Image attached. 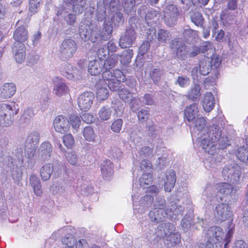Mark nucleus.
<instances>
[{
    "label": "nucleus",
    "mask_w": 248,
    "mask_h": 248,
    "mask_svg": "<svg viewBox=\"0 0 248 248\" xmlns=\"http://www.w3.org/2000/svg\"><path fill=\"white\" fill-rule=\"evenodd\" d=\"M208 133V138L205 136L201 139V146L205 153L209 155H215L217 152V142L219 147L224 148L228 145V140L226 137L221 136V131L219 126L213 124Z\"/></svg>",
    "instance_id": "1"
},
{
    "label": "nucleus",
    "mask_w": 248,
    "mask_h": 248,
    "mask_svg": "<svg viewBox=\"0 0 248 248\" xmlns=\"http://www.w3.org/2000/svg\"><path fill=\"white\" fill-rule=\"evenodd\" d=\"M230 203L223 202L218 204L214 211L215 217L217 220L221 221H224L227 219L231 220L228 227L229 230L224 238L225 247L230 242L234 233V225L232 222V219H231L232 213L231 207L229 206Z\"/></svg>",
    "instance_id": "2"
},
{
    "label": "nucleus",
    "mask_w": 248,
    "mask_h": 248,
    "mask_svg": "<svg viewBox=\"0 0 248 248\" xmlns=\"http://www.w3.org/2000/svg\"><path fill=\"white\" fill-rule=\"evenodd\" d=\"M152 175L150 172L142 174L139 180L140 187L146 188L145 195L140 200V203L142 205H151L153 202L154 197L159 193V189L155 185L149 186L152 183Z\"/></svg>",
    "instance_id": "3"
},
{
    "label": "nucleus",
    "mask_w": 248,
    "mask_h": 248,
    "mask_svg": "<svg viewBox=\"0 0 248 248\" xmlns=\"http://www.w3.org/2000/svg\"><path fill=\"white\" fill-rule=\"evenodd\" d=\"M224 233L222 228L219 227L210 228L206 233L207 239L205 243L200 244L199 248H222L221 241L223 240ZM224 248H226L227 245Z\"/></svg>",
    "instance_id": "4"
},
{
    "label": "nucleus",
    "mask_w": 248,
    "mask_h": 248,
    "mask_svg": "<svg viewBox=\"0 0 248 248\" xmlns=\"http://www.w3.org/2000/svg\"><path fill=\"white\" fill-rule=\"evenodd\" d=\"M216 190L217 196L219 197L220 201L225 202H232L236 199L235 194L237 188L228 183L222 182L216 184Z\"/></svg>",
    "instance_id": "5"
},
{
    "label": "nucleus",
    "mask_w": 248,
    "mask_h": 248,
    "mask_svg": "<svg viewBox=\"0 0 248 248\" xmlns=\"http://www.w3.org/2000/svg\"><path fill=\"white\" fill-rule=\"evenodd\" d=\"M238 2L239 0H228L227 9L222 10L220 14V19L224 25L232 24L238 15Z\"/></svg>",
    "instance_id": "6"
},
{
    "label": "nucleus",
    "mask_w": 248,
    "mask_h": 248,
    "mask_svg": "<svg viewBox=\"0 0 248 248\" xmlns=\"http://www.w3.org/2000/svg\"><path fill=\"white\" fill-rule=\"evenodd\" d=\"M241 169L239 166L233 163L225 166L222 170V176L225 180L234 184H238L241 180Z\"/></svg>",
    "instance_id": "7"
},
{
    "label": "nucleus",
    "mask_w": 248,
    "mask_h": 248,
    "mask_svg": "<svg viewBox=\"0 0 248 248\" xmlns=\"http://www.w3.org/2000/svg\"><path fill=\"white\" fill-rule=\"evenodd\" d=\"M17 113L13 107L7 104H0V127H8L12 125L14 119V115Z\"/></svg>",
    "instance_id": "8"
},
{
    "label": "nucleus",
    "mask_w": 248,
    "mask_h": 248,
    "mask_svg": "<svg viewBox=\"0 0 248 248\" xmlns=\"http://www.w3.org/2000/svg\"><path fill=\"white\" fill-rule=\"evenodd\" d=\"M76 42L71 39L64 40L60 47L59 57L63 60H68L72 58L77 50Z\"/></svg>",
    "instance_id": "9"
},
{
    "label": "nucleus",
    "mask_w": 248,
    "mask_h": 248,
    "mask_svg": "<svg viewBox=\"0 0 248 248\" xmlns=\"http://www.w3.org/2000/svg\"><path fill=\"white\" fill-rule=\"evenodd\" d=\"M39 133L37 131H32L28 135L25 141V154L29 158L34 155L35 149L39 141Z\"/></svg>",
    "instance_id": "10"
},
{
    "label": "nucleus",
    "mask_w": 248,
    "mask_h": 248,
    "mask_svg": "<svg viewBox=\"0 0 248 248\" xmlns=\"http://www.w3.org/2000/svg\"><path fill=\"white\" fill-rule=\"evenodd\" d=\"M93 27V25L89 20L84 19L81 22L79 28V33L80 37L84 41L91 40L94 42L95 41L96 37L94 36L93 38L94 32L92 31Z\"/></svg>",
    "instance_id": "11"
},
{
    "label": "nucleus",
    "mask_w": 248,
    "mask_h": 248,
    "mask_svg": "<svg viewBox=\"0 0 248 248\" xmlns=\"http://www.w3.org/2000/svg\"><path fill=\"white\" fill-rule=\"evenodd\" d=\"M194 123V132H197L198 140L201 144V139L206 136L208 138V133H209L210 129L212 126L209 127H206V120L203 117H198L196 121L193 122Z\"/></svg>",
    "instance_id": "12"
},
{
    "label": "nucleus",
    "mask_w": 248,
    "mask_h": 248,
    "mask_svg": "<svg viewBox=\"0 0 248 248\" xmlns=\"http://www.w3.org/2000/svg\"><path fill=\"white\" fill-rule=\"evenodd\" d=\"M94 95L91 92H85L78 99V104L80 109L84 111L89 110L93 104Z\"/></svg>",
    "instance_id": "13"
},
{
    "label": "nucleus",
    "mask_w": 248,
    "mask_h": 248,
    "mask_svg": "<svg viewBox=\"0 0 248 248\" xmlns=\"http://www.w3.org/2000/svg\"><path fill=\"white\" fill-rule=\"evenodd\" d=\"M178 16V9L174 5H168L164 11V20L168 26L171 27L176 23Z\"/></svg>",
    "instance_id": "14"
},
{
    "label": "nucleus",
    "mask_w": 248,
    "mask_h": 248,
    "mask_svg": "<svg viewBox=\"0 0 248 248\" xmlns=\"http://www.w3.org/2000/svg\"><path fill=\"white\" fill-rule=\"evenodd\" d=\"M53 126L55 131L60 133L67 132L70 128L68 119L62 115H59L55 118L53 122Z\"/></svg>",
    "instance_id": "15"
},
{
    "label": "nucleus",
    "mask_w": 248,
    "mask_h": 248,
    "mask_svg": "<svg viewBox=\"0 0 248 248\" xmlns=\"http://www.w3.org/2000/svg\"><path fill=\"white\" fill-rule=\"evenodd\" d=\"M54 84L53 93L58 96L66 94L68 91V87L64 80L61 78L56 77L53 79Z\"/></svg>",
    "instance_id": "16"
},
{
    "label": "nucleus",
    "mask_w": 248,
    "mask_h": 248,
    "mask_svg": "<svg viewBox=\"0 0 248 248\" xmlns=\"http://www.w3.org/2000/svg\"><path fill=\"white\" fill-rule=\"evenodd\" d=\"M135 39V31L132 29H127L124 34L120 38L119 46L122 48L129 47Z\"/></svg>",
    "instance_id": "17"
},
{
    "label": "nucleus",
    "mask_w": 248,
    "mask_h": 248,
    "mask_svg": "<svg viewBox=\"0 0 248 248\" xmlns=\"http://www.w3.org/2000/svg\"><path fill=\"white\" fill-rule=\"evenodd\" d=\"M171 49L175 53L179 59H184L187 53L186 46L184 43L180 40L175 39L171 41Z\"/></svg>",
    "instance_id": "18"
},
{
    "label": "nucleus",
    "mask_w": 248,
    "mask_h": 248,
    "mask_svg": "<svg viewBox=\"0 0 248 248\" xmlns=\"http://www.w3.org/2000/svg\"><path fill=\"white\" fill-rule=\"evenodd\" d=\"M167 212L164 208L161 207H154L149 214V217L152 222L158 223L165 219Z\"/></svg>",
    "instance_id": "19"
},
{
    "label": "nucleus",
    "mask_w": 248,
    "mask_h": 248,
    "mask_svg": "<svg viewBox=\"0 0 248 248\" xmlns=\"http://www.w3.org/2000/svg\"><path fill=\"white\" fill-rule=\"evenodd\" d=\"M13 52L14 54V58L18 63L22 62L26 56L25 47L23 43L15 42L13 47Z\"/></svg>",
    "instance_id": "20"
},
{
    "label": "nucleus",
    "mask_w": 248,
    "mask_h": 248,
    "mask_svg": "<svg viewBox=\"0 0 248 248\" xmlns=\"http://www.w3.org/2000/svg\"><path fill=\"white\" fill-rule=\"evenodd\" d=\"M157 235L161 238H167L168 235H170L175 231V226L170 223H161L157 227Z\"/></svg>",
    "instance_id": "21"
},
{
    "label": "nucleus",
    "mask_w": 248,
    "mask_h": 248,
    "mask_svg": "<svg viewBox=\"0 0 248 248\" xmlns=\"http://www.w3.org/2000/svg\"><path fill=\"white\" fill-rule=\"evenodd\" d=\"M103 68V60L95 59L89 61L88 65V71L91 75L96 76L101 72Z\"/></svg>",
    "instance_id": "22"
},
{
    "label": "nucleus",
    "mask_w": 248,
    "mask_h": 248,
    "mask_svg": "<svg viewBox=\"0 0 248 248\" xmlns=\"http://www.w3.org/2000/svg\"><path fill=\"white\" fill-rule=\"evenodd\" d=\"M107 87V83L104 84V80H99V81L96 83L95 85L96 98L98 100L103 101L108 97L109 92Z\"/></svg>",
    "instance_id": "23"
},
{
    "label": "nucleus",
    "mask_w": 248,
    "mask_h": 248,
    "mask_svg": "<svg viewBox=\"0 0 248 248\" xmlns=\"http://www.w3.org/2000/svg\"><path fill=\"white\" fill-rule=\"evenodd\" d=\"M199 112L198 104L193 103L186 107L185 110V117L189 122H193L198 118Z\"/></svg>",
    "instance_id": "24"
},
{
    "label": "nucleus",
    "mask_w": 248,
    "mask_h": 248,
    "mask_svg": "<svg viewBox=\"0 0 248 248\" xmlns=\"http://www.w3.org/2000/svg\"><path fill=\"white\" fill-rule=\"evenodd\" d=\"M176 182V174L173 170L167 171L164 178V189L166 192H170L174 187Z\"/></svg>",
    "instance_id": "25"
},
{
    "label": "nucleus",
    "mask_w": 248,
    "mask_h": 248,
    "mask_svg": "<svg viewBox=\"0 0 248 248\" xmlns=\"http://www.w3.org/2000/svg\"><path fill=\"white\" fill-rule=\"evenodd\" d=\"M215 98L211 92H206L202 100V107L206 112L211 111L215 106Z\"/></svg>",
    "instance_id": "26"
},
{
    "label": "nucleus",
    "mask_w": 248,
    "mask_h": 248,
    "mask_svg": "<svg viewBox=\"0 0 248 248\" xmlns=\"http://www.w3.org/2000/svg\"><path fill=\"white\" fill-rule=\"evenodd\" d=\"M16 91L14 83H5L0 88V94L3 98H10L15 94Z\"/></svg>",
    "instance_id": "27"
},
{
    "label": "nucleus",
    "mask_w": 248,
    "mask_h": 248,
    "mask_svg": "<svg viewBox=\"0 0 248 248\" xmlns=\"http://www.w3.org/2000/svg\"><path fill=\"white\" fill-rule=\"evenodd\" d=\"M52 151L51 144L48 142H44L41 144L39 149V156L42 159H47L50 156Z\"/></svg>",
    "instance_id": "28"
},
{
    "label": "nucleus",
    "mask_w": 248,
    "mask_h": 248,
    "mask_svg": "<svg viewBox=\"0 0 248 248\" xmlns=\"http://www.w3.org/2000/svg\"><path fill=\"white\" fill-rule=\"evenodd\" d=\"M28 37V31L23 26L18 27L14 33V38L16 41L15 42L23 43L27 40Z\"/></svg>",
    "instance_id": "29"
},
{
    "label": "nucleus",
    "mask_w": 248,
    "mask_h": 248,
    "mask_svg": "<svg viewBox=\"0 0 248 248\" xmlns=\"http://www.w3.org/2000/svg\"><path fill=\"white\" fill-rule=\"evenodd\" d=\"M101 170L102 176L108 178L113 174V164L109 160H105L101 164Z\"/></svg>",
    "instance_id": "30"
},
{
    "label": "nucleus",
    "mask_w": 248,
    "mask_h": 248,
    "mask_svg": "<svg viewBox=\"0 0 248 248\" xmlns=\"http://www.w3.org/2000/svg\"><path fill=\"white\" fill-rule=\"evenodd\" d=\"M180 240V234L175 231L170 235H168L167 238H165L164 242L168 247H172L178 244Z\"/></svg>",
    "instance_id": "31"
},
{
    "label": "nucleus",
    "mask_w": 248,
    "mask_h": 248,
    "mask_svg": "<svg viewBox=\"0 0 248 248\" xmlns=\"http://www.w3.org/2000/svg\"><path fill=\"white\" fill-rule=\"evenodd\" d=\"M30 184L33 189L34 194L36 196H40L42 193L41 185L39 178L34 175L31 176L30 178Z\"/></svg>",
    "instance_id": "32"
},
{
    "label": "nucleus",
    "mask_w": 248,
    "mask_h": 248,
    "mask_svg": "<svg viewBox=\"0 0 248 248\" xmlns=\"http://www.w3.org/2000/svg\"><path fill=\"white\" fill-rule=\"evenodd\" d=\"M211 64L210 59L208 58H204L199 63V72L203 76L208 75L211 70Z\"/></svg>",
    "instance_id": "33"
},
{
    "label": "nucleus",
    "mask_w": 248,
    "mask_h": 248,
    "mask_svg": "<svg viewBox=\"0 0 248 248\" xmlns=\"http://www.w3.org/2000/svg\"><path fill=\"white\" fill-rule=\"evenodd\" d=\"M144 238L151 243H155L160 239L157 235V228L155 230L148 229L144 234Z\"/></svg>",
    "instance_id": "34"
},
{
    "label": "nucleus",
    "mask_w": 248,
    "mask_h": 248,
    "mask_svg": "<svg viewBox=\"0 0 248 248\" xmlns=\"http://www.w3.org/2000/svg\"><path fill=\"white\" fill-rule=\"evenodd\" d=\"M68 2L73 4V12L77 14L82 13L84 10L85 1L84 0H68Z\"/></svg>",
    "instance_id": "35"
},
{
    "label": "nucleus",
    "mask_w": 248,
    "mask_h": 248,
    "mask_svg": "<svg viewBox=\"0 0 248 248\" xmlns=\"http://www.w3.org/2000/svg\"><path fill=\"white\" fill-rule=\"evenodd\" d=\"M236 155L241 161L248 163V147L243 145L239 147L236 152Z\"/></svg>",
    "instance_id": "36"
},
{
    "label": "nucleus",
    "mask_w": 248,
    "mask_h": 248,
    "mask_svg": "<svg viewBox=\"0 0 248 248\" xmlns=\"http://www.w3.org/2000/svg\"><path fill=\"white\" fill-rule=\"evenodd\" d=\"M168 210L169 213H170V216L175 215V216H177L183 214L184 208L179 205L177 202H171L170 203Z\"/></svg>",
    "instance_id": "37"
},
{
    "label": "nucleus",
    "mask_w": 248,
    "mask_h": 248,
    "mask_svg": "<svg viewBox=\"0 0 248 248\" xmlns=\"http://www.w3.org/2000/svg\"><path fill=\"white\" fill-rule=\"evenodd\" d=\"M157 39L160 43H165L171 38L170 32L166 30L160 29L157 31Z\"/></svg>",
    "instance_id": "38"
},
{
    "label": "nucleus",
    "mask_w": 248,
    "mask_h": 248,
    "mask_svg": "<svg viewBox=\"0 0 248 248\" xmlns=\"http://www.w3.org/2000/svg\"><path fill=\"white\" fill-rule=\"evenodd\" d=\"M83 135L85 139L88 141L94 142L96 135L94 130L91 126H88L83 129Z\"/></svg>",
    "instance_id": "39"
},
{
    "label": "nucleus",
    "mask_w": 248,
    "mask_h": 248,
    "mask_svg": "<svg viewBox=\"0 0 248 248\" xmlns=\"http://www.w3.org/2000/svg\"><path fill=\"white\" fill-rule=\"evenodd\" d=\"M119 59V54H114L108 59L103 60V67L106 70H109L114 67Z\"/></svg>",
    "instance_id": "40"
},
{
    "label": "nucleus",
    "mask_w": 248,
    "mask_h": 248,
    "mask_svg": "<svg viewBox=\"0 0 248 248\" xmlns=\"http://www.w3.org/2000/svg\"><path fill=\"white\" fill-rule=\"evenodd\" d=\"M51 167V164H46L41 168L40 175L44 181H47L50 178L52 174Z\"/></svg>",
    "instance_id": "41"
},
{
    "label": "nucleus",
    "mask_w": 248,
    "mask_h": 248,
    "mask_svg": "<svg viewBox=\"0 0 248 248\" xmlns=\"http://www.w3.org/2000/svg\"><path fill=\"white\" fill-rule=\"evenodd\" d=\"M133 55V50L128 49L124 50L121 55L119 54V58H121L120 62L121 63L125 65L131 62Z\"/></svg>",
    "instance_id": "42"
},
{
    "label": "nucleus",
    "mask_w": 248,
    "mask_h": 248,
    "mask_svg": "<svg viewBox=\"0 0 248 248\" xmlns=\"http://www.w3.org/2000/svg\"><path fill=\"white\" fill-rule=\"evenodd\" d=\"M112 31V26L109 22H104L102 31L100 35L101 39L104 40L108 39Z\"/></svg>",
    "instance_id": "43"
},
{
    "label": "nucleus",
    "mask_w": 248,
    "mask_h": 248,
    "mask_svg": "<svg viewBox=\"0 0 248 248\" xmlns=\"http://www.w3.org/2000/svg\"><path fill=\"white\" fill-rule=\"evenodd\" d=\"M111 113L112 110L110 107L104 106L99 110L98 116L102 120L106 121L110 118Z\"/></svg>",
    "instance_id": "44"
},
{
    "label": "nucleus",
    "mask_w": 248,
    "mask_h": 248,
    "mask_svg": "<svg viewBox=\"0 0 248 248\" xmlns=\"http://www.w3.org/2000/svg\"><path fill=\"white\" fill-rule=\"evenodd\" d=\"M201 87L199 84H195L188 93L189 98L196 100L199 99L201 95Z\"/></svg>",
    "instance_id": "45"
},
{
    "label": "nucleus",
    "mask_w": 248,
    "mask_h": 248,
    "mask_svg": "<svg viewBox=\"0 0 248 248\" xmlns=\"http://www.w3.org/2000/svg\"><path fill=\"white\" fill-rule=\"evenodd\" d=\"M69 124L70 123L73 130L77 132L78 130L79 127L81 124L80 117L76 114H72L69 116Z\"/></svg>",
    "instance_id": "46"
},
{
    "label": "nucleus",
    "mask_w": 248,
    "mask_h": 248,
    "mask_svg": "<svg viewBox=\"0 0 248 248\" xmlns=\"http://www.w3.org/2000/svg\"><path fill=\"white\" fill-rule=\"evenodd\" d=\"M62 244L67 248H75L77 244V240L72 235H69L68 236H65L62 238Z\"/></svg>",
    "instance_id": "47"
},
{
    "label": "nucleus",
    "mask_w": 248,
    "mask_h": 248,
    "mask_svg": "<svg viewBox=\"0 0 248 248\" xmlns=\"http://www.w3.org/2000/svg\"><path fill=\"white\" fill-rule=\"evenodd\" d=\"M118 94L120 98L125 102H129L132 98V93L125 88L119 90Z\"/></svg>",
    "instance_id": "48"
},
{
    "label": "nucleus",
    "mask_w": 248,
    "mask_h": 248,
    "mask_svg": "<svg viewBox=\"0 0 248 248\" xmlns=\"http://www.w3.org/2000/svg\"><path fill=\"white\" fill-rule=\"evenodd\" d=\"M66 158L68 162L72 165H77L79 162L78 156L75 151L67 153Z\"/></svg>",
    "instance_id": "49"
},
{
    "label": "nucleus",
    "mask_w": 248,
    "mask_h": 248,
    "mask_svg": "<svg viewBox=\"0 0 248 248\" xmlns=\"http://www.w3.org/2000/svg\"><path fill=\"white\" fill-rule=\"evenodd\" d=\"M139 155L142 157H150L153 156V149L148 146H144L140 149L138 152Z\"/></svg>",
    "instance_id": "50"
},
{
    "label": "nucleus",
    "mask_w": 248,
    "mask_h": 248,
    "mask_svg": "<svg viewBox=\"0 0 248 248\" xmlns=\"http://www.w3.org/2000/svg\"><path fill=\"white\" fill-rule=\"evenodd\" d=\"M192 22L197 26H202L203 18L202 14L199 12H195L191 17Z\"/></svg>",
    "instance_id": "51"
},
{
    "label": "nucleus",
    "mask_w": 248,
    "mask_h": 248,
    "mask_svg": "<svg viewBox=\"0 0 248 248\" xmlns=\"http://www.w3.org/2000/svg\"><path fill=\"white\" fill-rule=\"evenodd\" d=\"M157 13L156 11L154 10H151L146 14L145 19L147 23L149 25L152 24L153 22L157 19Z\"/></svg>",
    "instance_id": "52"
},
{
    "label": "nucleus",
    "mask_w": 248,
    "mask_h": 248,
    "mask_svg": "<svg viewBox=\"0 0 248 248\" xmlns=\"http://www.w3.org/2000/svg\"><path fill=\"white\" fill-rule=\"evenodd\" d=\"M190 82L189 78L187 77L179 76L178 77L175 83L182 88H186L190 84Z\"/></svg>",
    "instance_id": "53"
},
{
    "label": "nucleus",
    "mask_w": 248,
    "mask_h": 248,
    "mask_svg": "<svg viewBox=\"0 0 248 248\" xmlns=\"http://www.w3.org/2000/svg\"><path fill=\"white\" fill-rule=\"evenodd\" d=\"M51 169L52 171V174L55 177H58L62 173V166L61 163L59 162L56 161L51 164Z\"/></svg>",
    "instance_id": "54"
},
{
    "label": "nucleus",
    "mask_w": 248,
    "mask_h": 248,
    "mask_svg": "<svg viewBox=\"0 0 248 248\" xmlns=\"http://www.w3.org/2000/svg\"><path fill=\"white\" fill-rule=\"evenodd\" d=\"M97 55L98 57L97 59L105 60L108 58L109 52L106 46H102L99 47L98 49Z\"/></svg>",
    "instance_id": "55"
},
{
    "label": "nucleus",
    "mask_w": 248,
    "mask_h": 248,
    "mask_svg": "<svg viewBox=\"0 0 248 248\" xmlns=\"http://www.w3.org/2000/svg\"><path fill=\"white\" fill-rule=\"evenodd\" d=\"M163 74V71L159 68H155L151 73V77L155 83H156L160 79Z\"/></svg>",
    "instance_id": "56"
},
{
    "label": "nucleus",
    "mask_w": 248,
    "mask_h": 248,
    "mask_svg": "<svg viewBox=\"0 0 248 248\" xmlns=\"http://www.w3.org/2000/svg\"><path fill=\"white\" fill-rule=\"evenodd\" d=\"M63 142L68 148H71L75 143V140L71 134L64 135L63 137Z\"/></svg>",
    "instance_id": "57"
},
{
    "label": "nucleus",
    "mask_w": 248,
    "mask_h": 248,
    "mask_svg": "<svg viewBox=\"0 0 248 248\" xmlns=\"http://www.w3.org/2000/svg\"><path fill=\"white\" fill-rule=\"evenodd\" d=\"M154 207H161L164 208L166 204V201L161 196H157V195L154 197Z\"/></svg>",
    "instance_id": "58"
},
{
    "label": "nucleus",
    "mask_w": 248,
    "mask_h": 248,
    "mask_svg": "<svg viewBox=\"0 0 248 248\" xmlns=\"http://www.w3.org/2000/svg\"><path fill=\"white\" fill-rule=\"evenodd\" d=\"M123 121L121 119H117L111 125V130L115 133H119L122 129Z\"/></svg>",
    "instance_id": "59"
},
{
    "label": "nucleus",
    "mask_w": 248,
    "mask_h": 248,
    "mask_svg": "<svg viewBox=\"0 0 248 248\" xmlns=\"http://www.w3.org/2000/svg\"><path fill=\"white\" fill-rule=\"evenodd\" d=\"M140 168L141 170L150 172L152 170V164L149 160L143 159L140 163Z\"/></svg>",
    "instance_id": "60"
},
{
    "label": "nucleus",
    "mask_w": 248,
    "mask_h": 248,
    "mask_svg": "<svg viewBox=\"0 0 248 248\" xmlns=\"http://www.w3.org/2000/svg\"><path fill=\"white\" fill-rule=\"evenodd\" d=\"M113 76L116 80L124 82L126 80L125 76L119 69H115L113 71Z\"/></svg>",
    "instance_id": "61"
},
{
    "label": "nucleus",
    "mask_w": 248,
    "mask_h": 248,
    "mask_svg": "<svg viewBox=\"0 0 248 248\" xmlns=\"http://www.w3.org/2000/svg\"><path fill=\"white\" fill-rule=\"evenodd\" d=\"M102 80L104 81V84L110 81V80L115 79L113 76V73H112L109 70H106L102 73Z\"/></svg>",
    "instance_id": "62"
},
{
    "label": "nucleus",
    "mask_w": 248,
    "mask_h": 248,
    "mask_svg": "<svg viewBox=\"0 0 248 248\" xmlns=\"http://www.w3.org/2000/svg\"><path fill=\"white\" fill-rule=\"evenodd\" d=\"M168 163L169 161L166 156L158 157L156 161V165L160 169H163L164 167L166 166Z\"/></svg>",
    "instance_id": "63"
},
{
    "label": "nucleus",
    "mask_w": 248,
    "mask_h": 248,
    "mask_svg": "<svg viewBox=\"0 0 248 248\" xmlns=\"http://www.w3.org/2000/svg\"><path fill=\"white\" fill-rule=\"evenodd\" d=\"M113 21L114 23L117 26L123 24L124 22V18L122 14L121 13H117L115 14L113 16Z\"/></svg>",
    "instance_id": "64"
}]
</instances>
